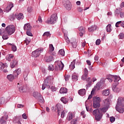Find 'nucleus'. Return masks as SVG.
<instances>
[{"instance_id": "nucleus-25", "label": "nucleus", "mask_w": 124, "mask_h": 124, "mask_svg": "<svg viewBox=\"0 0 124 124\" xmlns=\"http://www.w3.org/2000/svg\"><path fill=\"white\" fill-rule=\"evenodd\" d=\"M59 107L60 106L58 105H56L55 106V110H57L58 116H60L61 113H62V108H59Z\"/></svg>"}, {"instance_id": "nucleus-42", "label": "nucleus", "mask_w": 124, "mask_h": 124, "mask_svg": "<svg viewBox=\"0 0 124 124\" xmlns=\"http://www.w3.org/2000/svg\"><path fill=\"white\" fill-rule=\"evenodd\" d=\"M59 55H61V56H64V50L63 49H60L58 52Z\"/></svg>"}, {"instance_id": "nucleus-58", "label": "nucleus", "mask_w": 124, "mask_h": 124, "mask_svg": "<svg viewBox=\"0 0 124 124\" xmlns=\"http://www.w3.org/2000/svg\"><path fill=\"white\" fill-rule=\"evenodd\" d=\"M71 124H77V119H73L71 122Z\"/></svg>"}, {"instance_id": "nucleus-43", "label": "nucleus", "mask_w": 124, "mask_h": 124, "mask_svg": "<svg viewBox=\"0 0 124 124\" xmlns=\"http://www.w3.org/2000/svg\"><path fill=\"white\" fill-rule=\"evenodd\" d=\"M72 79H73V80L75 82H76V81H78V76L77 75H74L72 76Z\"/></svg>"}, {"instance_id": "nucleus-60", "label": "nucleus", "mask_w": 124, "mask_h": 124, "mask_svg": "<svg viewBox=\"0 0 124 124\" xmlns=\"http://www.w3.org/2000/svg\"><path fill=\"white\" fill-rule=\"evenodd\" d=\"M120 16L121 18L124 17V12H120Z\"/></svg>"}, {"instance_id": "nucleus-8", "label": "nucleus", "mask_w": 124, "mask_h": 124, "mask_svg": "<svg viewBox=\"0 0 124 124\" xmlns=\"http://www.w3.org/2000/svg\"><path fill=\"white\" fill-rule=\"evenodd\" d=\"M104 83H105V80H104V78H102L100 82H98L96 84V88L98 90L100 89H103V86L104 85Z\"/></svg>"}, {"instance_id": "nucleus-30", "label": "nucleus", "mask_w": 124, "mask_h": 124, "mask_svg": "<svg viewBox=\"0 0 124 124\" xmlns=\"http://www.w3.org/2000/svg\"><path fill=\"white\" fill-rule=\"evenodd\" d=\"M17 88H18V91L20 93H24L25 92V89H24V87L21 86L20 87V84L17 83Z\"/></svg>"}, {"instance_id": "nucleus-37", "label": "nucleus", "mask_w": 124, "mask_h": 124, "mask_svg": "<svg viewBox=\"0 0 124 124\" xmlns=\"http://www.w3.org/2000/svg\"><path fill=\"white\" fill-rule=\"evenodd\" d=\"M71 44L73 48H76L77 47V42H76V40L74 39V42H72Z\"/></svg>"}, {"instance_id": "nucleus-52", "label": "nucleus", "mask_w": 124, "mask_h": 124, "mask_svg": "<svg viewBox=\"0 0 124 124\" xmlns=\"http://www.w3.org/2000/svg\"><path fill=\"white\" fill-rule=\"evenodd\" d=\"M119 39H124V33H120L119 35Z\"/></svg>"}, {"instance_id": "nucleus-48", "label": "nucleus", "mask_w": 124, "mask_h": 124, "mask_svg": "<svg viewBox=\"0 0 124 124\" xmlns=\"http://www.w3.org/2000/svg\"><path fill=\"white\" fill-rule=\"evenodd\" d=\"M38 99H39V101L41 103H44V99H43V97H42V96L41 97H39V98H38Z\"/></svg>"}, {"instance_id": "nucleus-51", "label": "nucleus", "mask_w": 124, "mask_h": 124, "mask_svg": "<svg viewBox=\"0 0 124 124\" xmlns=\"http://www.w3.org/2000/svg\"><path fill=\"white\" fill-rule=\"evenodd\" d=\"M48 69V70H51L52 71H53V70H54V65H53L52 64L49 65Z\"/></svg>"}, {"instance_id": "nucleus-62", "label": "nucleus", "mask_w": 124, "mask_h": 124, "mask_svg": "<svg viewBox=\"0 0 124 124\" xmlns=\"http://www.w3.org/2000/svg\"><path fill=\"white\" fill-rule=\"evenodd\" d=\"M100 42H101L100 39H98L96 41V42H95L96 45H99V44H100Z\"/></svg>"}, {"instance_id": "nucleus-40", "label": "nucleus", "mask_w": 124, "mask_h": 124, "mask_svg": "<svg viewBox=\"0 0 124 124\" xmlns=\"http://www.w3.org/2000/svg\"><path fill=\"white\" fill-rule=\"evenodd\" d=\"M120 77H118L117 76H113L114 82H118V81H120Z\"/></svg>"}, {"instance_id": "nucleus-39", "label": "nucleus", "mask_w": 124, "mask_h": 124, "mask_svg": "<svg viewBox=\"0 0 124 124\" xmlns=\"http://www.w3.org/2000/svg\"><path fill=\"white\" fill-rule=\"evenodd\" d=\"M8 34L7 33H4L2 34V39H4V40H6V39H8Z\"/></svg>"}, {"instance_id": "nucleus-32", "label": "nucleus", "mask_w": 124, "mask_h": 124, "mask_svg": "<svg viewBox=\"0 0 124 124\" xmlns=\"http://www.w3.org/2000/svg\"><path fill=\"white\" fill-rule=\"evenodd\" d=\"M117 102H119V103L122 104V105H124V97L123 98L119 97L118 99Z\"/></svg>"}, {"instance_id": "nucleus-15", "label": "nucleus", "mask_w": 124, "mask_h": 124, "mask_svg": "<svg viewBox=\"0 0 124 124\" xmlns=\"http://www.w3.org/2000/svg\"><path fill=\"white\" fill-rule=\"evenodd\" d=\"M53 79H54V78H53L52 76H48V77H46V78L44 82L46 83V84H47V85H49V84H50V82H51V80L53 81Z\"/></svg>"}, {"instance_id": "nucleus-9", "label": "nucleus", "mask_w": 124, "mask_h": 124, "mask_svg": "<svg viewBox=\"0 0 124 124\" xmlns=\"http://www.w3.org/2000/svg\"><path fill=\"white\" fill-rule=\"evenodd\" d=\"M13 7H14V4L12 2L9 3L6 7V9L4 10V12L8 13V12H9L11 9H12Z\"/></svg>"}, {"instance_id": "nucleus-33", "label": "nucleus", "mask_w": 124, "mask_h": 124, "mask_svg": "<svg viewBox=\"0 0 124 124\" xmlns=\"http://www.w3.org/2000/svg\"><path fill=\"white\" fill-rule=\"evenodd\" d=\"M61 62V63L58 64L59 70H62V69H63V67L64 66L63 63L62 62Z\"/></svg>"}, {"instance_id": "nucleus-50", "label": "nucleus", "mask_w": 124, "mask_h": 124, "mask_svg": "<svg viewBox=\"0 0 124 124\" xmlns=\"http://www.w3.org/2000/svg\"><path fill=\"white\" fill-rule=\"evenodd\" d=\"M88 74H89V71L88 70V69H87V68H85L83 75H86L88 76Z\"/></svg>"}, {"instance_id": "nucleus-18", "label": "nucleus", "mask_w": 124, "mask_h": 124, "mask_svg": "<svg viewBox=\"0 0 124 124\" xmlns=\"http://www.w3.org/2000/svg\"><path fill=\"white\" fill-rule=\"evenodd\" d=\"M89 32H93L95 31H96V26L95 25H93L88 28Z\"/></svg>"}, {"instance_id": "nucleus-44", "label": "nucleus", "mask_w": 124, "mask_h": 124, "mask_svg": "<svg viewBox=\"0 0 124 124\" xmlns=\"http://www.w3.org/2000/svg\"><path fill=\"white\" fill-rule=\"evenodd\" d=\"M49 52H53L55 50V47H54V46H53V44H50L49 45Z\"/></svg>"}, {"instance_id": "nucleus-14", "label": "nucleus", "mask_w": 124, "mask_h": 124, "mask_svg": "<svg viewBox=\"0 0 124 124\" xmlns=\"http://www.w3.org/2000/svg\"><path fill=\"white\" fill-rule=\"evenodd\" d=\"M16 19H17V20H18L19 21L23 20V19H24V15H23V13H16Z\"/></svg>"}, {"instance_id": "nucleus-64", "label": "nucleus", "mask_w": 124, "mask_h": 124, "mask_svg": "<svg viewBox=\"0 0 124 124\" xmlns=\"http://www.w3.org/2000/svg\"><path fill=\"white\" fill-rule=\"evenodd\" d=\"M78 12H82L83 8H82V7H78Z\"/></svg>"}, {"instance_id": "nucleus-17", "label": "nucleus", "mask_w": 124, "mask_h": 124, "mask_svg": "<svg viewBox=\"0 0 124 124\" xmlns=\"http://www.w3.org/2000/svg\"><path fill=\"white\" fill-rule=\"evenodd\" d=\"M18 64V61L16 60H14L13 61L11 62L10 66L11 68H14L15 67L16 65H17Z\"/></svg>"}, {"instance_id": "nucleus-29", "label": "nucleus", "mask_w": 124, "mask_h": 124, "mask_svg": "<svg viewBox=\"0 0 124 124\" xmlns=\"http://www.w3.org/2000/svg\"><path fill=\"white\" fill-rule=\"evenodd\" d=\"M107 79L108 80L109 82L111 83V82H113V80H114V76L111 75H108V76Z\"/></svg>"}, {"instance_id": "nucleus-12", "label": "nucleus", "mask_w": 124, "mask_h": 124, "mask_svg": "<svg viewBox=\"0 0 124 124\" xmlns=\"http://www.w3.org/2000/svg\"><path fill=\"white\" fill-rule=\"evenodd\" d=\"M31 29H32V27H31V24L30 23H26L24 25V31H31Z\"/></svg>"}, {"instance_id": "nucleus-23", "label": "nucleus", "mask_w": 124, "mask_h": 124, "mask_svg": "<svg viewBox=\"0 0 124 124\" xmlns=\"http://www.w3.org/2000/svg\"><path fill=\"white\" fill-rule=\"evenodd\" d=\"M46 88H47V89H50V86L49 84H47V83L44 81V84H43L42 85V89L43 90H45V89H46Z\"/></svg>"}, {"instance_id": "nucleus-10", "label": "nucleus", "mask_w": 124, "mask_h": 124, "mask_svg": "<svg viewBox=\"0 0 124 124\" xmlns=\"http://www.w3.org/2000/svg\"><path fill=\"white\" fill-rule=\"evenodd\" d=\"M85 29L84 27H80L78 28V31H80L79 33V36L82 37L84 34H85L86 31H85Z\"/></svg>"}, {"instance_id": "nucleus-27", "label": "nucleus", "mask_w": 124, "mask_h": 124, "mask_svg": "<svg viewBox=\"0 0 124 124\" xmlns=\"http://www.w3.org/2000/svg\"><path fill=\"white\" fill-rule=\"evenodd\" d=\"M60 93H67V89L66 88L62 87L60 90Z\"/></svg>"}, {"instance_id": "nucleus-28", "label": "nucleus", "mask_w": 124, "mask_h": 124, "mask_svg": "<svg viewBox=\"0 0 124 124\" xmlns=\"http://www.w3.org/2000/svg\"><path fill=\"white\" fill-rule=\"evenodd\" d=\"M61 101L64 103V104H66V103H68V99L64 97H62L61 99Z\"/></svg>"}, {"instance_id": "nucleus-59", "label": "nucleus", "mask_w": 124, "mask_h": 124, "mask_svg": "<svg viewBox=\"0 0 124 124\" xmlns=\"http://www.w3.org/2000/svg\"><path fill=\"white\" fill-rule=\"evenodd\" d=\"M27 11L29 13H31L32 11V8H31V7H28L27 8Z\"/></svg>"}, {"instance_id": "nucleus-6", "label": "nucleus", "mask_w": 124, "mask_h": 124, "mask_svg": "<svg viewBox=\"0 0 124 124\" xmlns=\"http://www.w3.org/2000/svg\"><path fill=\"white\" fill-rule=\"evenodd\" d=\"M42 52H43V48L37 49L32 52L31 56L34 58H37V57H39Z\"/></svg>"}, {"instance_id": "nucleus-36", "label": "nucleus", "mask_w": 124, "mask_h": 124, "mask_svg": "<svg viewBox=\"0 0 124 124\" xmlns=\"http://www.w3.org/2000/svg\"><path fill=\"white\" fill-rule=\"evenodd\" d=\"M106 31L107 32H110L112 31V29H111V24H108V26H107L106 28Z\"/></svg>"}, {"instance_id": "nucleus-31", "label": "nucleus", "mask_w": 124, "mask_h": 124, "mask_svg": "<svg viewBox=\"0 0 124 124\" xmlns=\"http://www.w3.org/2000/svg\"><path fill=\"white\" fill-rule=\"evenodd\" d=\"M73 119V114L72 113H69L67 117V121H71Z\"/></svg>"}, {"instance_id": "nucleus-16", "label": "nucleus", "mask_w": 124, "mask_h": 124, "mask_svg": "<svg viewBox=\"0 0 124 124\" xmlns=\"http://www.w3.org/2000/svg\"><path fill=\"white\" fill-rule=\"evenodd\" d=\"M45 60L47 62H52L53 60V56H46L45 57Z\"/></svg>"}, {"instance_id": "nucleus-63", "label": "nucleus", "mask_w": 124, "mask_h": 124, "mask_svg": "<svg viewBox=\"0 0 124 124\" xmlns=\"http://www.w3.org/2000/svg\"><path fill=\"white\" fill-rule=\"evenodd\" d=\"M22 117L23 119H24L25 120H27V114L26 113H24L22 115Z\"/></svg>"}, {"instance_id": "nucleus-3", "label": "nucleus", "mask_w": 124, "mask_h": 124, "mask_svg": "<svg viewBox=\"0 0 124 124\" xmlns=\"http://www.w3.org/2000/svg\"><path fill=\"white\" fill-rule=\"evenodd\" d=\"M57 19L58 16L57 14H53L51 16L50 18H48L47 20L46 21V23L52 25V24H55V23H56Z\"/></svg>"}, {"instance_id": "nucleus-53", "label": "nucleus", "mask_w": 124, "mask_h": 124, "mask_svg": "<svg viewBox=\"0 0 124 124\" xmlns=\"http://www.w3.org/2000/svg\"><path fill=\"white\" fill-rule=\"evenodd\" d=\"M116 120V118H115V117L112 116L110 117V119L109 121L111 123H114V122H115Z\"/></svg>"}, {"instance_id": "nucleus-49", "label": "nucleus", "mask_w": 124, "mask_h": 124, "mask_svg": "<svg viewBox=\"0 0 124 124\" xmlns=\"http://www.w3.org/2000/svg\"><path fill=\"white\" fill-rule=\"evenodd\" d=\"M87 78H88V76L86 75H83L81 77V80H83V81H86V80H87Z\"/></svg>"}, {"instance_id": "nucleus-26", "label": "nucleus", "mask_w": 124, "mask_h": 124, "mask_svg": "<svg viewBox=\"0 0 124 124\" xmlns=\"http://www.w3.org/2000/svg\"><path fill=\"white\" fill-rule=\"evenodd\" d=\"M8 45H11L12 46V50L13 52H16L17 51V46L13 44L8 43Z\"/></svg>"}, {"instance_id": "nucleus-13", "label": "nucleus", "mask_w": 124, "mask_h": 124, "mask_svg": "<svg viewBox=\"0 0 124 124\" xmlns=\"http://www.w3.org/2000/svg\"><path fill=\"white\" fill-rule=\"evenodd\" d=\"M111 88L112 89V91L113 92H114V93H119L120 89V88L117 87V85L113 84Z\"/></svg>"}, {"instance_id": "nucleus-46", "label": "nucleus", "mask_w": 124, "mask_h": 124, "mask_svg": "<svg viewBox=\"0 0 124 124\" xmlns=\"http://www.w3.org/2000/svg\"><path fill=\"white\" fill-rule=\"evenodd\" d=\"M43 36H47L48 37V36H51V34H50L49 31H46L43 34Z\"/></svg>"}, {"instance_id": "nucleus-56", "label": "nucleus", "mask_w": 124, "mask_h": 124, "mask_svg": "<svg viewBox=\"0 0 124 124\" xmlns=\"http://www.w3.org/2000/svg\"><path fill=\"white\" fill-rule=\"evenodd\" d=\"M5 66V64H4L3 63H1L0 67V70H2L4 68Z\"/></svg>"}, {"instance_id": "nucleus-2", "label": "nucleus", "mask_w": 124, "mask_h": 124, "mask_svg": "<svg viewBox=\"0 0 124 124\" xmlns=\"http://www.w3.org/2000/svg\"><path fill=\"white\" fill-rule=\"evenodd\" d=\"M15 32V26L14 25H8L5 30V33L8 35H11Z\"/></svg>"}, {"instance_id": "nucleus-54", "label": "nucleus", "mask_w": 124, "mask_h": 124, "mask_svg": "<svg viewBox=\"0 0 124 124\" xmlns=\"http://www.w3.org/2000/svg\"><path fill=\"white\" fill-rule=\"evenodd\" d=\"M4 33H5V30L0 29V35H1L2 34H3Z\"/></svg>"}, {"instance_id": "nucleus-11", "label": "nucleus", "mask_w": 124, "mask_h": 124, "mask_svg": "<svg viewBox=\"0 0 124 124\" xmlns=\"http://www.w3.org/2000/svg\"><path fill=\"white\" fill-rule=\"evenodd\" d=\"M8 119V116H2L0 118V124H6V122H7V120Z\"/></svg>"}, {"instance_id": "nucleus-7", "label": "nucleus", "mask_w": 124, "mask_h": 124, "mask_svg": "<svg viewBox=\"0 0 124 124\" xmlns=\"http://www.w3.org/2000/svg\"><path fill=\"white\" fill-rule=\"evenodd\" d=\"M62 3L67 10H71V2L69 0H65Z\"/></svg>"}, {"instance_id": "nucleus-21", "label": "nucleus", "mask_w": 124, "mask_h": 124, "mask_svg": "<svg viewBox=\"0 0 124 124\" xmlns=\"http://www.w3.org/2000/svg\"><path fill=\"white\" fill-rule=\"evenodd\" d=\"M75 62H76V60H74L72 62H71L70 66L69 68L71 70H73L74 68H75Z\"/></svg>"}, {"instance_id": "nucleus-22", "label": "nucleus", "mask_w": 124, "mask_h": 124, "mask_svg": "<svg viewBox=\"0 0 124 124\" xmlns=\"http://www.w3.org/2000/svg\"><path fill=\"white\" fill-rule=\"evenodd\" d=\"M15 77H15V76H14V74L8 75L7 76V78L8 80H9V81H10L11 82H12V81H13V80H14V79H15Z\"/></svg>"}, {"instance_id": "nucleus-35", "label": "nucleus", "mask_w": 124, "mask_h": 124, "mask_svg": "<svg viewBox=\"0 0 124 124\" xmlns=\"http://www.w3.org/2000/svg\"><path fill=\"white\" fill-rule=\"evenodd\" d=\"M28 75H29V72H27V71L24 72L23 77H24V80H28V78L27 77H28Z\"/></svg>"}, {"instance_id": "nucleus-38", "label": "nucleus", "mask_w": 124, "mask_h": 124, "mask_svg": "<svg viewBox=\"0 0 124 124\" xmlns=\"http://www.w3.org/2000/svg\"><path fill=\"white\" fill-rule=\"evenodd\" d=\"M5 102V98L4 97H1L0 98V105L3 104Z\"/></svg>"}, {"instance_id": "nucleus-20", "label": "nucleus", "mask_w": 124, "mask_h": 124, "mask_svg": "<svg viewBox=\"0 0 124 124\" xmlns=\"http://www.w3.org/2000/svg\"><path fill=\"white\" fill-rule=\"evenodd\" d=\"M78 93L79 94V95H81V96H84V95L86 94V89H80L78 91Z\"/></svg>"}, {"instance_id": "nucleus-19", "label": "nucleus", "mask_w": 124, "mask_h": 124, "mask_svg": "<svg viewBox=\"0 0 124 124\" xmlns=\"http://www.w3.org/2000/svg\"><path fill=\"white\" fill-rule=\"evenodd\" d=\"M21 69L18 68L16 70H15L13 74H14L15 77H17L18 76V75H19V74H21Z\"/></svg>"}, {"instance_id": "nucleus-1", "label": "nucleus", "mask_w": 124, "mask_h": 124, "mask_svg": "<svg viewBox=\"0 0 124 124\" xmlns=\"http://www.w3.org/2000/svg\"><path fill=\"white\" fill-rule=\"evenodd\" d=\"M103 105L105 107L102 108H97L94 109L93 111V115L95 116V120L97 122H100L102 119V116H103V113H106L109 106H110V100L108 98H107L103 100Z\"/></svg>"}, {"instance_id": "nucleus-5", "label": "nucleus", "mask_w": 124, "mask_h": 124, "mask_svg": "<svg viewBox=\"0 0 124 124\" xmlns=\"http://www.w3.org/2000/svg\"><path fill=\"white\" fill-rule=\"evenodd\" d=\"M115 108L119 113H123L124 112V105H122V104L120 102H117Z\"/></svg>"}, {"instance_id": "nucleus-47", "label": "nucleus", "mask_w": 124, "mask_h": 124, "mask_svg": "<svg viewBox=\"0 0 124 124\" xmlns=\"http://www.w3.org/2000/svg\"><path fill=\"white\" fill-rule=\"evenodd\" d=\"M10 18L12 20H15L16 19V14H13L10 16Z\"/></svg>"}, {"instance_id": "nucleus-61", "label": "nucleus", "mask_w": 124, "mask_h": 124, "mask_svg": "<svg viewBox=\"0 0 124 124\" xmlns=\"http://www.w3.org/2000/svg\"><path fill=\"white\" fill-rule=\"evenodd\" d=\"M64 77L66 81H68V80H69V78H70V76L69 75L65 76Z\"/></svg>"}, {"instance_id": "nucleus-34", "label": "nucleus", "mask_w": 124, "mask_h": 124, "mask_svg": "<svg viewBox=\"0 0 124 124\" xmlns=\"http://www.w3.org/2000/svg\"><path fill=\"white\" fill-rule=\"evenodd\" d=\"M109 93V91L108 90H103L102 92L103 95H105V96H108Z\"/></svg>"}, {"instance_id": "nucleus-41", "label": "nucleus", "mask_w": 124, "mask_h": 124, "mask_svg": "<svg viewBox=\"0 0 124 124\" xmlns=\"http://www.w3.org/2000/svg\"><path fill=\"white\" fill-rule=\"evenodd\" d=\"M85 81H86V82H90V83L86 85V89H88V86H90V85L92 84V79H91V78H86Z\"/></svg>"}, {"instance_id": "nucleus-45", "label": "nucleus", "mask_w": 124, "mask_h": 124, "mask_svg": "<svg viewBox=\"0 0 124 124\" xmlns=\"http://www.w3.org/2000/svg\"><path fill=\"white\" fill-rule=\"evenodd\" d=\"M31 40L29 37H27L26 38V40H25L26 45H29V44H30V42H31Z\"/></svg>"}, {"instance_id": "nucleus-57", "label": "nucleus", "mask_w": 124, "mask_h": 124, "mask_svg": "<svg viewBox=\"0 0 124 124\" xmlns=\"http://www.w3.org/2000/svg\"><path fill=\"white\" fill-rule=\"evenodd\" d=\"M65 40L66 42L68 43V44H69V43H70V40H69V38H68V37H65Z\"/></svg>"}, {"instance_id": "nucleus-55", "label": "nucleus", "mask_w": 124, "mask_h": 124, "mask_svg": "<svg viewBox=\"0 0 124 124\" xmlns=\"http://www.w3.org/2000/svg\"><path fill=\"white\" fill-rule=\"evenodd\" d=\"M26 33L29 36H32V33H31V31H26Z\"/></svg>"}, {"instance_id": "nucleus-24", "label": "nucleus", "mask_w": 124, "mask_h": 124, "mask_svg": "<svg viewBox=\"0 0 124 124\" xmlns=\"http://www.w3.org/2000/svg\"><path fill=\"white\" fill-rule=\"evenodd\" d=\"M33 96L34 97H35V98H39V97H41L42 95L40 93L36 92L33 93Z\"/></svg>"}, {"instance_id": "nucleus-4", "label": "nucleus", "mask_w": 124, "mask_h": 124, "mask_svg": "<svg viewBox=\"0 0 124 124\" xmlns=\"http://www.w3.org/2000/svg\"><path fill=\"white\" fill-rule=\"evenodd\" d=\"M93 107L95 109L100 107V98L99 97H93Z\"/></svg>"}]
</instances>
